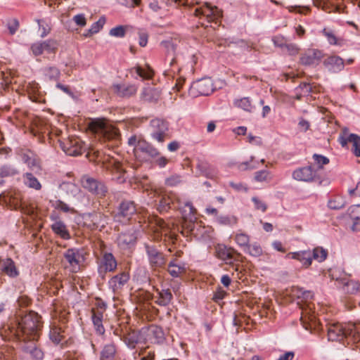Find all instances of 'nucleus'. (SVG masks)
<instances>
[{"instance_id":"obj_1","label":"nucleus","mask_w":360,"mask_h":360,"mask_svg":"<svg viewBox=\"0 0 360 360\" xmlns=\"http://www.w3.org/2000/svg\"><path fill=\"white\" fill-rule=\"evenodd\" d=\"M41 327V317L37 313L30 311L14 326L6 324L0 328V336L4 341L17 342L21 350L34 360H41L44 352L37 344Z\"/></svg>"},{"instance_id":"obj_2","label":"nucleus","mask_w":360,"mask_h":360,"mask_svg":"<svg viewBox=\"0 0 360 360\" xmlns=\"http://www.w3.org/2000/svg\"><path fill=\"white\" fill-rule=\"evenodd\" d=\"M91 130L103 141H110V146H117L120 141V134L117 128L105 120H97L91 122Z\"/></svg>"},{"instance_id":"obj_3","label":"nucleus","mask_w":360,"mask_h":360,"mask_svg":"<svg viewBox=\"0 0 360 360\" xmlns=\"http://www.w3.org/2000/svg\"><path fill=\"white\" fill-rule=\"evenodd\" d=\"M327 331L329 341H340L347 336L358 335L360 338V328L355 324L334 323L328 326Z\"/></svg>"},{"instance_id":"obj_4","label":"nucleus","mask_w":360,"mask_h":360,"mask_svg":"<svg viewBox=\"0 0 360 360\" xmlns=\"http://www.w3.org/2000/svg\"><path fill=\"white\" fill-rule=\"evenodd\" d=\"M80 182L84 189L97 198H104L108 193V188L104 181L88 174L83 175Z\"/></svg>"},{"instance_id":"obj_5","label":"nucleus","mask_w":360,"mask_h":360,"mask_svg":"<svg viewBox=\"0 0 360 360\" xmlns=\"http://www.w3.org/2000/svg\"><path fill=\"white\" fill-rule=\"evenodd\" d=\"M144 248L149 266L153 270L165 269L167 262V255L153 243H144Z\"/></svg>"},{"instance_id":"obj_6","label":"nucleus","mask_w":360,"mask_h":360,"mask_svg":"<svg viewBox=\"0 0 360 360\" xmlns=\"http://www.w3.org/2000/svg\"><path fill=\"white\" fill-rule=\"evenodd\" d=\"M103 167L109 171L112 176V180L118 184L125 182L127 177L126 171L122 167V164L113 158L108 156L102 162Z\"/></svg>"},{"instance_id":"obj_7","label":"nucleus","mask_w":360,"mask_h":360,"mask_svg":"<svg viewBox=\"0 0 360 360\" xmlns=\"http://www.w3.org/2000/svg\"><path fill=\"white\" fill-rule=\"evenodd\" d=\"M168 130V123L164 120L155 118L150 122V136L160 143H164L166 139L169 138Z\"/></svg>"},{"instance_id":"obj_8","label":"nucleus","mask_w":360,"mask_h":360,"mask_svg":"<svg viewBox=\"0 0 360 360\" xmlns=\"http://www.w3.org/2000/svg\"><path fill=\"white\" fill-rule=\"evenodd\" d=\"M214 90V84L210 77H205L193 82L189 87L188 94L191 97L208 96Z\"/></svg>"},{"instance_id":"obj_9","label":"nucleus","mask_w":360,"mask_h":360,"mask_svg":"<svg viewBox=\"0 0 360 360\" xmlns=\"http://www.w3.org/2000/svg\"><path fill=\"white\" fill-rule=\"evenodd\" d=\"M135 157L141 161H148L160 155V152L154 146L145 140H139L133 149Z\"/></svg>"},{"instance_id":"obj_10","label":"nucleus","mask_w":360,"mask_h":360,"mask_svg":"<svg viewBox=\"0 0 360 360\" xmlns=\"http://www.w3.org/2000/svg\"><path fill=\"white\" fill-rule=\"evenodd\" d=\"M141 333L143 334V342L144 343L149 341L153 344H161L165 339L162 328L156 325L142 328Z\"/></svg>"},{"instance_id":"obj_11","label":"nucleus","mask_w":360,"mask_h":360,"mask_svg":"<svg viewBox=\"0 0 360 360\" xmlns=\"http://www.w3.org/2000/svg\"><path fill=\"white\" fill-rule=\"evenodd\" d=\"M114 333L120 337V340H123L130 349H134L136 345L142 342L143 340V334L141 333V330L140 331L127 330L122 335L121 330L116 328Z\"/></svg>"},{"instance_id":"obj_12","label":"nucleus","mask_w":360,"mask_h":360,"mask_svg":"<svg viewBox=\"0 0 360 360\" xmlns=\"http://www.w3.org/2000/svg\"><path fill=\"white\" fill-rule=\"evenodd\" d=\"M181 214L184 220L183 228L189 232H192L194 229L195 221L197 220V217L196 210L191 202H187L185 203L184 207L181 208Z\"/></svg>"},{"instance_id":"obj_13","label":"nucleus","mask_w":360,"mask_h":360,"mask_svg":"<svg viewBox=\"0 0 360 360\" xmlns=\"http://www.w3.org/2000/svg\"><path fill=\"white\" fill-rule=\"evenodd\" d=\"M302 313L300 320L302 322L303 327L306 330L316 328L319 322L316 319L315 311H313L309 304H305L301 307Z\"/></svg>"},{"instance_id":"obj_14","label":"nucleus","mask_w":360,"mask_h":360,"mask_svg":"<svg viewBox=\"0 0 360 360\" xmlns=\"http://www.w3.org/2000/svg\"><path fill=\"white\" fill-rule=\"evenodd\" d=\"M60 148L68 155L77 156L83 151V143L78 138H69L65 141L59 140Z\"/></svg>"},{"instance_id":"obj_15","label":"nucleus","mask_w":360,"mask_h":360,"mask_svg":"<svg viewBox=\"0 0 360 360\" xmlns=\"http://www.w3.org/2000/svg\"><path fill=\"white\" fill-rule=\"evenodd\" d=\"M324 54L319 49H308L302 53L300 58V63L306 66H316L321 61Z\"/></svg>"},{"instance_id":"obj_16","label":"nucleus","mask_w":360,"mask_h":360,"mask_svg":"<svg viewBox=\"0 0 360 360\" xmlns=\"http://www.w3.org/2000/svg\"><path fill=\"white\" fill-rule=\"evenodd\" d=\"M117 261L112 253L105 252L101 258L98 271L100 276L104 279L107 272L114 271L117 268Z\"/></svg>"},{"instance_id":"obj_17","label":"nucleus","mask_w":360,"mask_h":360,"mask_svg":"<svg viewBox=\"0 0 360 360\" xmlns=\"http://www.w3.org/2000/svg\"><path fill=\"white\" fill-rule=\"evenodd\" d=\"M64 257L74 271L79 269L80 264L84 260L82 251L77 248L68 249L64 253Z\"/></svg>"},{"instance_id":"obj_18","label":"nucleus","mask_w":360,"mask_h":360,"mask_svg":"<svg viewBox=\"0 0 360 360\" xmlns=\"http://www.w3.org/2000/svg\"><path fill=\"white\" fill-rule=\"evenodd\" d=\"M137 212V205L133 200H123L118 206L117 217L129 219Z\"/></svg>"},{"instance_id":"obj_19","label":"nucleus","mask_w":360,"mask_h":360,"mask_svg":"<svg viewBox=\"0 0 360 360\" xmlns=\"http://www.w3.org/2000/svg\"><path fill=\"white\" fill-rule=\"evenodd\" d=\"M195 15L196 16L204 15L210 22L219 19L221 16V11L217 7H212L206 4L205 7L196 8Z\"/></svg>"},{"instance_id":"obj_20","label":"nucleus","mask_w":360,"mask_h":360,"mask_svg":"<svg viewBox=\"0 0 360 360\" xmlns=\"http://www.w3.org/2000/svg\"><path fill=\"white\" fill-rule=\"evenodd\" d=\"M216 253L219 259L225 261L227 264L231 263L232 260H236V257L240 255L234 249L225 245H219L216 249Z\"/></svg>"},{"instance_id":"obj_21","label":"nucleus","mask_w":360,"mask_h":360,"mask_svg":"<svg viewBox=\"0 0 360 360\" xmlns=\"http://www.w3.org/2000/svg\"><path fill=\"white\" fill-rule=\"evenodd\" d=\"M22 160L27 165V166L32 170L38 171L40 169V165L39 160L37 159L35 155L30 150H21L19 153Z\"/></svg>"},{"instance_id":"obj_22","label":"nucleus","mask_w":360,"mask_h":360,"mask_svg":"<svg viewBox=\"0 0 360 360\" xmlns=\"http://www.w3.org/2000/svg\"><path fill=\"white\" fill-rule=\"evenodd\" d=\"M333 279H335L333 275ZM343 285V290L347 294L354 295L360 293V283L354 280H346V278H335Z\"/></svg>"},{"instance_id":"obj_23","label":"nucleus","mask_w":360,"mask_h":360,"mask_svg":"<svg viewBox=\"0 0 360 360\" xmlns=\"http://www.w3.org/2000/svg\"><path fill=\"white\" fill-rule=\"evenodd\" d=\"M323 65L333 72H338L344 68V61L340 56H333L323 61Z\"/></svg>"},{"instance_id":"obj_24","label":"nucleus","mask_w":360,"mask_h":360,"mask_svg":"<svg viewBox=\"0 0 360 360\" xmlns=\"http://www.w3.org/2000/svg\"><path fill=\"white\" fill-rule=\"evenodd\" d=\"M314 176L315 172L311 166L296 169L292 173L293 178L297 181H310L314 179Z\"/></svg>"},{"instance_id":"obj_25","label":"nucleus","mask_w":360,"mask_h":360,"mask_svg":"<svg viewBox=\"0 0 360 360\" xmlns=\"http://www.w3.org/2000/svg\"><path fill=\"white\" fill-rule=\"evenodd\" d=\"M136 240V236L134 231H127L121 233L117 237V243L120 247L124 249L129 245H133Z\"/></svg>"},{"instance_id":"obj_26","label":"nucleus","mask_w":360,"mask_h":360,"mask_svg":"<svg viewBox=\"0 0 360 360\" xmlns=\"http://www.w3.org/2000/svg\"><path fill=\"white\" fill-rule=\"evenodd\" d=\"M196 168L199 172V174L207 178L212 179L217 174L215 169L210 163L204 160H198Z\"/></svg>"},{"instance_id":"obj_27","label":"nucleus","mask_w":360,"mask_h":360,"mask_svg":"<svg viewBox=\"0 0 360 360\" xmlns=\"http://www.w3.org/2000/svg\"><path fill=\"white\" fill-rule=\"evenodd\" d=\"M291 255L294 259H297L302 263L304 267L307 268L311 264V250H304L295 252H290L288 257Z\"/></svg>"},{"instance_id":"obj_28","label":"nucleus","mask_w":360,"mask_h":360,"mask_svg":"<svg viewBox=\"0 0 360 360\" xmlns=\"http://www.w3.org/2000/svg\"><path fill=\"white\" fill-rule=\"evenodd\" d=\"M157 294V296L155 297L156 298L155 302L160 306L168 305L171 302L173 297L172 292L169 288L162 289L160 291L158 290Z\"/></svg>"},{"instance_id":"obj_29","label":"nucleus","mask_w":360,"mask_h":360,"mask_svg":"<svg viewBox=\"0 0 360 360\" xmlns=\"http://www.w3.org/2000/svg\"><path fill=\"white\" fill-rule=\"evenodd\" d=\"M115 91L120 97H130L134 95L137 91L135 85H120L113 86Z\"/></svg>"},{"instance_id":"obj_30","label":"nucleus","mask_w":360,"mask_h":360,"mask_svg":"<svg viewBox=\"0 0 360 360\" xmlns=\"http://www.w3.org/2000/svg\"><path fill=\"white\" fill-rule=\"evenodd\" d=\"M129 280V275L124 272L119 274L109 281V285L113 290L121 288Z\"/></svg>"},{"instance_id":"obj_31","label":"nucleus","mask_w":360,"mask_h":360,"mask_svg":"<svg viewBox=\"0 0 360 360\" xmlns=\"http://www.w3.org/2000/svg\"><path fill=\"white\" fill-rule=\"evenodd\" d=\"M52 231L63 239L68 240L70 238V235L67 229L66 225L60 220H56L51 225Z\"/></svg>"},{"instance_id":"obj_32","label":"nucleus","mask_w":360,"mask_h":360,"mask_svg":"<svg viewBox=\"0 0 360 360\" xmlns=\"http://www.w3.org/2000/svg\"><path fill=\"white\" fill-rule=\"evenodd\" d=\"M160 199L157 204V210L160 213L167 212L171 209V205L173 203L172 197L166 193L160 194Z\"/></svg>"},{"instance_id":"obj_33","label":"nucleus","mask_w":360,"mask_h":360,"mask_svg":"<svg viewBox=\"0 0 360 360\" xmlns=\"http://www.w3.org/2000/svg\"><path fill=\"white\" fill-rule=\"evenodd\" d=\"M103 311L92 309V321L98 334L102 335L105 332L102 324Z\"/></svg>"},{"instance_id":"obj_34","label":"nucleus","mask_w":360,"mask_h":360,"mask_svg":"<svg viewBox=\"0 0 360 360\" xmlns=\"http://www.w3.org/2000/svg\"><path fill=\"white\" fill-rule=\"evenodd\" d=\"M116 351V345L114 343L105 345L101 352L100 359L113 360Z\"/></svg>"},{"instance_id":"obj_35","label":"nucleus","mask_w":360,"mask_h":360,"mask_svg":"<svg viewBox=\"0 0 360 360\" xmlns=\"http://www.w3.org/2000/svg\"><path fill=\"white\" fill-rule=\"evenodd\" d=\"M160 97V92L158 89L152 87L145 88L141 94V98L148 102L157 101Z\"/></svg>"},{"instance_id":"obj_36","label":"nucleus","mask_w":360,"mask_h":360,"mask_svg":"<svg viewBox=\"0 0 360 360\" xmlns=\"http://www.w3.org/2000/svg\"><path fill=\"white\" fill-rule=\"evenodd\" d=\"M162 45L166 49L167 58H170V65H173L176 62L175 58H174L176 51V45L171 41H163Z\"/></svg>"},{"instance_id":"obj_37","label":"nucleus","mask_w":360,"mask_h":360,"mask_svg":"<svg viewBox=\"0 0 360 360\" xmlns=\"http://www.w3.org/2000/svg\"><path fill=\"white\" fill-rule=\"evenodd\" d=\"M168 273L174 278L179 277L182 274L185 273L186 269L184 266L179 264H168L167 269Z\"/></svg>"},{"instance_id":"obj_38","label":"nucleus","mask_w":360,"mask_h":360,"mask_svg":"<svg viewBox=\"0 0 360 360\" xmlns=\"http://www.w3.org/2000/svg\"><path fill=\"white\" fill-rule=\"evenodd\" d=\"M349 143H352V151L356 157H360V136L355 134H349Z\"/></svg>"},{"instance_id":"obj_39","label":"nucleus","mask_w":360,"mask_h":360,"mask_svg":"<svg viewBox=\"0 0 360 360\" xmlns=\"http://www.w3.org/2000/svg\"><path fill=\"white\" fill-rule=\"evenodd\" d=\"M327 255V251L323 248L317 247L311 251V260L314 259L319 262H323L326 259Z\"/></svg>"},{"instance_id":"obj_40","label":"nucleus","mask_w":360,"mask_h":360,"mask_svg":"<svg viewBox=\"0 0 360 360\" xmlns=\"http://www.w3.org/2000/svg\"><path fill=\"white\" fill-rule=\"evenodd\" d=\"M105 18L104 16L101 17L98 20L94 22L90 29L88 30V34H85V37H90L91 35L98 33L103 27L105 23Z\"/></svg>"},{"instance_id":"obj_41","label":"nucleus","mask_w":360,"mask_h":360,"mask_svg":"<svg viewBox=\"0 0 360 360\" xmlns=\"http://www.w3.org/2000/svg\"><path fill=\"white\" fill-rule=\"evenodd\" d=\"M25 184L30 188H34L35 190H39L41 188V185L39 181L37 180L36 177L32 173H26L25 175Z\"/></svg>"},{"instance_id":"obj_42","label":"nucleus","mask_w":360,"mask_h":360,"mask_svg":"<svg viewBox=\"0 0 360 360\" xmlns=\"http://www.w3.org/2000/svg\"><path fill=\"white\" fill-rule=\"evenodd\" d=\"M41 43L42 44L43 51L47 53H55L58 49V44L56 40L48 39Z\"/></svg>"},{"instance_id":"obj_43","label":"nucleus","mask_w":360,"mask_h":360,"mask_svg":"<svg viewBox=\"0 0 360 360\" xmlns=\"http://www.w3.org/2000/svg\"><path fill=\"white\" fill-rule=\"evenodd\" d=\"M4 270L5 273L11 277H15L18 275V271L16 269L14 262L11 259H7Z\"/></svg>"},{"instance_id":"obj_44","label":"nucleus","mask_w":360,"mask_h":360,"mask_svg":"<svg viewBox=\"0 0 360 360\" xmlns=\"http://www.w3.org/2000/svg\"><path fill=\"white\" fill-rule=\"evenodd\" d=\"M45 76L51 80H57L60 77V71L56 67H49L44 69Z\"/></svg>"},{"instance_id":"obj_45","label":"nucleus","mask_w":360,"mask_h":360,"mask_svg":"<svg viewBox=\"0 0 360 360\" xmlns=\"http://www.w3.org/2000/svg\"><path fill=\"white\" fill-rule=\"evenodd\" d=\"M235 105L237 107L240 108L245 111L251 112V110H252L251 102H250V98L248 97H245L240 100H237L235 102Z\"/></svg>"},{"instance_id":"obj_46","label":"nucleus","mask_w":360,"mask_h":360,"mask_svg":"<svg viewBox=\"0 0 360 360\" xmlns=\"http://www.w3.org/2000/svg\"><path fill=\"white\" fill-rule=\"evenodd\" d=\"M131 71H134L139 77H142L143 79H150L153 74V70L149 68L148 70H144L140 66L134 68Z\"/></svg>"},{"instance_id":"obj_47","label":"nucleus","mask_w":360,"mask_h":360,"mask_svg":"<svg viewBox=\"0 0 360 360\" xmlns=\"http://www.w3.org/2000/svg\"><path fill=\"white\" fill-rule=\"evenodd\" d=\"M217 221L222 225H234L237 223V218L234 216H219Z\"/></svg>"},{"instance_id":"obj_48","label":"nucleus","mask_w":360,"mask_h":360,"mask_svg":"<svg viewBox=\"0 0 360 360\" xmlns=\"http://www.w3.org/2000/svg\"><path fill=\"white\" fill-rule=\"evenodd\" d=\"M17 173L18 171L11 165H4L0 169V176L2 177L14 176Z\"/></svg>"},{"instance_id":"obj_49","label":"nucleus","mask_w":360,"mask_h":360,"mask_svg":"<svg viewBox=\"0 0 360 360\" xmlns=\"http://www.w3.org/2000/svg\"><path fill=\"white\" fill-rule=\"evenodd\" d=\"M345 205V201L341 198H335L328 202V206L331 210H340Z\"/></svg>"},{"instance_id":"obj_50","label":"nucleus","mask_w":360,"mask_h":360,"mask_svg":"<svg viewBox=\"0 0 360 360\" xmlns=\"http://www.w3.org/2000/svg\"><path fill=\"white\" fill-rule=\"evenodd\" d=\"M126 34L125 27L123 25H119L115 27L112 28L109 34L115 37H124Z\"/></svg>"},{"instance_id":"obj_51","label":"nucleus","mask_w":360,"mask_h":360,"mask_svg":"<svg viewBox=\"0 0 360 360\" xmlns=\"http://www.w3.org/2000/svg\"><path fill=\"white\" fill-rule=\"evenodd\" d=\"M6 26L9 30V33L14 34L20 27V23L18 19L12 18L7 21Z\"/></svg>"},{"instance_id":"obj_52","label":"nucleus","mask_w":360,"mask_h":360,"mask_svg":"<svg viewBox=\"0 0 360 360\" xmlns=\"http://www.w3.org/2000/svg\"><path fill=\"white\" fill-rule=\"evenodd\" d=\"M50 339L55 344H59L63 339V335L60 334L59 328H53L50 331Z\"/></svg>"},{"instance_id":"obj_53","label":"nucleus","mask_w":360,"mask_h":360,"mask_svg":"<svg viewBox=\"0 0 360 360\" xmlns=\"http://www.w3.org/2000/svg\"><path fill=\"white\" fill-rule=\"evenodd\" d=\"M247 248L249 254L253 257H259L262 254L261 246L257 243L248 245Z\"/></svg>"},{"instance_id":"obj_54","label":"nucleus","mask_w":360,"mask_h":360,"mask_svg":"<svg viewBox=\"0 0 360 360\" xmlns=\"http://www.w3.org/2000/svg\"><path fill=\"white\" fill-rule=\"evenodd\" d=\"M235 240L238 245L247 248L249 243V236L245 233H238L236 236Z\"/></svg>"},{"instance_id":"obj_55","label":"nucleus","mask_w":360,"mask_h":360,"mask_svg":"<svg viewBox=\"0 0 360 360\" xmlns=\"http://www.w3.org/2000/svg\"><path fill=\"white\" fill-rule=\"evenodd\" d=\"M295 91H300V93L302 94L304 96H306L312 91V87L310 86L309 83L302 82L299 85L298 87L295 89Z\"/></svg>"},{"instance_id":"obj_56","label":"nucleus","mask_w":360,"mask_h":360,"mask_svg":"<svg viewBox=\"0 0 360 360\" xmlns=\"http://www.w3.org/2000/svg\"><path fill=\"white\" fill-rule=\"evenodd\" d=\"M36 21L37 22L39 26V29H41L42 31L41 37H46L50 32L51 28L49 27L48 24L44 20L37 19Z\"/></svg>"},{"instance_id":"obj_57","label":"nucleus","mask_w":360,"mask_h":360,"mask_svg":"<svg viewBox=\"0 0 360 360\" xmlns=\"http://www.w3.org/2000/svg\"><path fill=\"white\" fill-rule=\"evenodd\" d=\"M269 176V172L267 170H261L255 172V179L257 181L262 182L266 181L268 176Z\"/></svg>"},{"instance_id":"obj_58","label":"nucleus","mask_w":360,"mask_h":360,"mask_svg":"<svg viewBox=\"0 0 360 360\" xmlns=\"http://www.w3.org/2000/svg\"><path fill=\"white\" fill-rule=\"evenodd\" d=\"M53 206L58 210H60L64 212H68L71 210L70 207L60 200H57L53 203Z\"/></svg>"},{"instance_id":"obj_59","label":"nucleus","mask_w":360,"mask_h":360,"mask_svg":"<svg viewBox=\"0 0 360 360\" xmlns=\"http://www.w3.org/2000/svg\"><path fill=\"white\" fill-rule=\"evenodd\" d=\"M360 209V205H352L348 209V214L351 219L358 221L360 219V214H356V212Z\"/></svg>"},{"instance_id":"obj_60","label":"nucleus","mask_w":360,"mask_h":360,"mask_svg":"<svg viewBox=\"0 0 360 360\" xmlns=\"http://www.w3.org/2000/svg\"><path fill=\"white\" fill-rule=\"evenodd\" d=\"M252 200L254 202L255 207L256 210H261L263 212L266 211V210L267 208V206H266V203L264 202H263L262 200H259L257 197H253L252 198Z\"/></svg>"},{"instance_id":"obj_61","label":"nucleus","mask_w":360,"mask_h":360,"mask_svg":"<svg viewBox=\"0 0 360 360\" xmlns=\"http://www.w3.org/2000/svg\"><path fill=\"white\" fill-rule=\"evenodd\" d=\"M181 181V176L178 175H174L165 180V184L169 186H174Z\"/></svg>"},{"instance_id":"obj_62","label":"nucleus","mask_w":360,"mask_h":360,"mask_svg":"<svg viewBox=\"0 0 360 360\" xmlns=\"http://www.w3.org/2000/svg\"><path fill=\"white\" fill-rule=\"evenodd\" d=\"M313 158L314 159L315 162L321 167L323 165H327L329 162V159L325 156L314 154L313 155Z\"/></svg>"},{"instance_id":"obj_63","label":"nucleus","mask_w":360,"mask_h":360,"mask_svg":"<svg viewBox=\"0 0 360 360\" xmlns=\"http://www.w3.org/2000/svg\"><path fill=\"white\" fill-rule=\"evenodd\" d=\"M226 295V292L221 287H219L214 294L213 300L218 302L223 300Z\"/></svg>"},{"instance_id":"obj_64","label":"nucleus","mask_w":360,"mask_h":360,"mask_svg":"<svg viewBox=\"0 0 360 360\" xmlns=\"http://www.w3.org/2000/svg\"><path fill=\"white\" fill-rule=\"evenodd\" d=\"M32 51L34 56H39L43 53V47L41 43H34L31 46Z\"/></svg>"}]
</instances>
